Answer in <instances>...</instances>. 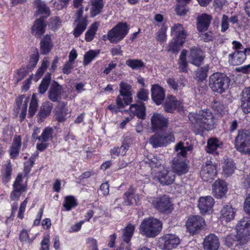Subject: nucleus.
Instances as JSON below:
<instances>
[{
    "mask_svg": "<svg viewBox=\"0 0 250 250\" xmlns=\"http://www.w3.org/2000/svg\"><path fill=\"white\" fill-rule=\"evenodd\" d=\"M212 17L207 14H203L197 19V28L201 32L206 31L210 25Z\"/></svg>",
    "mask_w": 250,
    "mask_h": 250,
    "instance_id": "25",
    "label": "nucleus"
},
{
    "mask_svg": "<svg viewBox=\"0 0 250 250\" xmlns=\"http://www.w3.org/2000/svg\"><path fill=\"white\" fill-rule=\"evenodd\" d=\"M211 107L217 113L220 114L224 113L225 107L221 102L214 101L211 104Z\"/></svg>",
    "mask_w": 250,
    "mask_h": 250,
    "instance_id": "54",
    "label": "nucleus"
},
{
    "mask_svg": "<svg viewBox=\"0 0 250 250\" xmlns=\"http://www.w3.org/2000/svg\"><path fill=\"white\" fill-rule=\"evenodd\" d=\"M148 90L145 89H141L137 93V97L139 100L146 101L148 99Z\"/></svg>",
    "mask_w": 250,
    "mask_h": 250,
    "instance_id": "61",
    "label": "nucleus"
},
{
    "mask_svg": "<svg viewBox=\"0 0 250 250\" xmlns=\"http://www.w3.org/2000/svg\"><path fill=\"white\" fill-rule=\"evenodd\" d=\"M230 79L225 74L216 72L209 77V86L212 91L219 94L225 92L229 87Z\"/></svg>",
    "mask_w": 250,
    "mask_h": 250,
    "instance_id": "5",
    "label": "nucleus"
},
{
    "mask_svg": "<svg viewBox=\"0 0 250 250\" xmlns=\"http://www.w3.org/2000/svg\"><path fill=\"white\" fill-rule=\"evenodd\" d=\"M228 191V186L225 181L217 180L212 185V194L217 198L224 196Z\"/></svg>",
    "mask_w": 250,
    "mask_h": 250,
    "instance_id": "19",
    "label": "nucleus"
},
{
    "mask_svg": "<svg viewBox=\"0 0 250 250\" xmlns=\"http://www.w3.org/2000/svg\"><path fill=\"white\" fill-rule=\"evenodd\" d=\"M22 179V174H19L14 182L13 185V190L10 194V198L13 201L18 200L21 193L26 191V186L21 184Z\"/></svg>",
    "mask_w": 250,
    "mask_h": 250,
    "instance_id": "13",
    "label": "nucleus"
},
{
    "mask_svg": "<svg viewBox=\"0 0 250 250\" xmlns=\"http://www.w3.org/2000/svg\"><path fill=\"white\" fill-rule=\"evenodd\" d=\"M163 107L166 112L173 113L174 110H182L183 105L180 101L177 100L176 97L170 95L167 96L163 104Z\"/></svg>",
    "mask_w": 250,
    "mask_h": 250,
    "instance_id": "15",
    "label": "nucleus"
},
{
    "mask_svg": "<svg viewBox=\"0 0 250 250\" xmlns=\"http://www.w3.org/2000/svg\"><path fill=\"white\" fill-rule=\"evenodd\" d=\"M53 104L49 101L43 103L41 107L38 114L39 122H42V120L49 115L52 109Z\"/></svg>",
    "mask_w": 250,
    "mask_h": 250,
    "instance_id": "31",
    "label": "nucleus"
},
{
    "mask_svg": "<svg viewBox=\"0 0 250 250\" xmlns=\"http://www.w3.org/2000/svg\"><path fill=\"white\" fill-rule=\"evenodd\" d=\"M151 92L153 101L157 105L161 104L165 98V91L163 88L158 84H154L152 85Z\"/></svg>",
    "mask_w": 250,
    "mask_h": 250,
    "instance_id": "22",
    "label": "nucleus"
},
{
    "mask_svg": "<svg viewBox=\"0 0 250 250\" xmlns=\"http://www.w3.org/2000/svg\"><path fill=\"white\" fill-rule=\"evenodd\" d=\"M68 110H57L56 114V118L59 122H63L65 120L66 116L68 114Z\"/></svg>",
    "mask_w": 250,
    "mask_h": 250,
    "instance_id": "56",
    "label": "nucleus"
},
{
    "mask_svg": "<svg viewBox=\"0 0 250 250\" xmlns=\"http://www.w3.org/2000/svg\"><path fill=\"white\" fill-rule=\"evenodd\" d=\"M50 82V76L45 77L42 80L39 87V92L41 94H44L48 89Z\"/></svg>",
    "mask_w": 250,
    "mask_h": 250,
    "instance_id": "51",
    "label": "nucleus"
},
{
    "mask_svg": "<svg viewBox=\"0 0 250 250\" xmlns=\"http://www.w3.org/2000/svg\"><path fill=\"white\" fill-rule=\"evenodd\" d=\"M215 166L210 161H207L202 166L200 176L204 181L208 182L214 179L216 174Z\"/></svg>",
    "mask_w": 250,
    "mask_h": 250,
    "instance_id": "11",
    "label": "nucleus"
},
{
    "mask_svg": "<svg viewBox=\"0 0 250 250\" xmlns=\"http://www.w3.org/2000/svg\"><path fill=\"white\" fill-rule=\"evenodd\" d=\"M127 24L125 22H120L110 30L111 32L112 43H116L123 40L128 31Z\"/></svg>",
    "mask_w": 250,
    "mask_h": 250,
    "instance_id": "9",
    "label": "nucleus"
},
{
    "mask_svg": "<svg viewBox=\"0 0 250 250\" xmlns=\"http://www.w3.org/2000/svg\"><path fill=\"white\" fill-rule=\"evenodd\" d=\"M162 223L158 219L149 217L143 220L139 228L140 233L147 237H154L162 229Z\"/></svg>",
    "mask_w": 250,
    "mask_h": 250,
    "instance_id": "4",
    "label": "nucleus"
},
{
    "mask_svg": "<svg viewBox=\"0 0 250 250\" xmlns=\"http://www.w3.org/2000/svg\"><path fill=\"white\" fill-rule=\"evenodd\" d=\"M37 156V154L31 156L29 160L25 163L24 171L26 175H27L30 172L34 164L35 158Z\"/></svg>",
    "mask_w": 250,
    "mask_h": 250,
    "instance_id": "53",
    "label": "nucleus"
},
{
    "mask_svg": "<svg viewBox=\"0 0 250 250\" xmlns=\"http://www.w3.org/2000/svg\"><path fill=\"white\" fill-rule=\"evenodd\" d=\"M185 4H178L176 5L175 11L177 14L179 15L182 16L186 14L187 10L186 9Z\"/></svg>",
    "mask_w": 250,
    "mask_h": 250,
    "instance_id": "63",
    "label": "nucleus"
},
{
    "mask_svg": "<svg viewBox=\"0 0 250 250\" xmlns=\"http://www.w3.org/2000/svg\"><path fill=\"white\" fill-rule=\"evenodd\" d=\"M77 22V25L73 30V35L75 37H79L85 30L87 25V19H80Z\"/></svg>",
    "mask_w": 250,
    "mask_h": 250,
    "instance_id": "38",
    "label": "nucleus"
},
{
    "mask_svg": "<svg viewBox=\"0 0 250 250\" xmlns=\"http://www.w3.org/2000/svg\"><path fill=\"white\" fill-rule=\"evenodd\" d=\"M21 146V137L20 136L15 137L12 145L9 150L11 158L15 159L19 155Z\"/></svg>",
    "mask_w": 250,
    "mask_h": 250,
    "instance_id": "33",
    "label": "nucleus"
},
{
    "mask_svg": "<svg viewBox=\"0 0 250 250\" xmlns=\"http://www.w3.org/2000/svg\"><path fill=\"white\" fill-rule=\"evenodd\" d=\"M126 64L134 70H138L144 68L145 65L143 61L138 59H128L126 61Z\"/></svg>",
    "mask_w": 250,
    "mask_h": 250,
    "instance_id": "43",
    "label": "nucleus"
},
{
    "mask_svg": "<svg viewBox=\"0 0 250 250\" xmlns=\"http://www.w3.org/2000/svg\"><path fill=\"white\" fill-rule=\"evenodd\" d=\"M192 148L191 146H185L182 142L176 145L175 149L177 152V156L173 158L171 166L173 173L180 176L188 171L189 166L184 158L186 157L187 152L191 151Z\"/></svg>",
    "mask_w": 250,
    "mask_h": 250,
    "instance_id": "2",
    "label": "nucleus"
},
{
    "mask_svg": "<svg viewBox=\"0 0 250 250\" xmlns=\"http://www.w3.org/2000/svg\"><path fill=\"white\" fill-rule=\"evenodd\" d=\"M168 120L161 114L154 113L151 118L152 129L155 131L167 127Z\"/></svg>",
    "mask_w": 250,
    "mask_h": 250,
    "instance_id": "14",
    "label": "nucleus"
},
{
    "mask_svg": "<svg viewBox=\"0 0 250 250\" xmlns=\"http://www.w3.org/2000/svg\"><path fill=\"white\" fill-rule=\"evenodd\" d=\"M209 65L206 64L197 69L194 72V78L198 82H203L208 76V73L209 71Z\"/></svg>",
    "mask_w": 250,
    "mask_h": 250,
    "instance_id": "36",
    "label": "nucleus"
},
{
    "mask_svg": "<svg viewBox=\"0 0 250 250\" xmlns=\"http://www.w3.org/2000/svg\"><path fill=\"white\" fill-rule=\"evenodd\" d=\"M222 167L223 173L227 177L231 175L236 168L233 161L229 159H224Z\"/></svg>",
    "mask_w": 250,
    "mask_h": 250,
    "instance_id": "34",
    "label": "nucleus"
},
{
    "mask_svg": "<svg viewBox=\"0 0 250 250\" xmlns=\"http://www.w3.org/2000/svg\"><path fill=\"white\" fill-rule=\"evenodd\" d=\"M41 52L43 55L47 54L52 47L50 36L46 35L41 41Z\"/></svg>",
    "mask_w": 250,
    "mask_h": 250,
    "instance_id": "32",
    "label": "nucleus"
},
{
    "mask_svg": "<svg viewBox=\"0 0 250 250\" xmlns=\"http://www.w3.org/2000/svg\"><path fill=\"white\" fill-rule=\"evenodd\" d=\"M163 242L164 248L170 250L177 247L180 243V239L176 235L168 234L164 236L161 240Z\"/></svg>",
    "mask_w": 250,
    "mask_h": 250,
    "instance_id": "21",
    "label": "nucleus"
},
{
    "mask_svg": "<svg viewBox=\"0 0 250 250\" xmlns=\"http://www.w3.org/2000/svg\"><path fill=\"white\" fill-rule=\"evenodd\" d=\"M229 57V62L233 65H238L242 64L247 58L244 52L242 51H235L233 53L230 54Z\"/></svg>",
    "mask_w": 250,
    "mask_h": 250,
    "instance_id": "27",
    "label": "nucleus"
},
{
    "mask_svg": "<svg viewBox=\"0 0 250 250\" xmlns=\"http://www.w3.org/2000/svg\"><path fill=\"white\" fill-rule=\"evenodd\" d=\"M135 189L131 186L124 194L125 202L127 206L132 204V196L135 192Z\"/></svg>",
    "mask_w": 250,
    "mask_h": 250,
    "instance_id": "49",
    "label": "nucleus"
},
{
    "mask_svg": "<svg viewBox=\"0 0 250 250\" xmlns=\"http://www.w3.org/2000/svg\"><path fill=\"white\" fill-rule=\"evenodd\" d=\"M214 204V201L211 196L201 197L198 200V207L202 214L209 213L212 211Z\"/></svg>",
    "mask_w": 250,
    "mask_h": 250,
    "instance_id": "16",
    "label": "nucleus"
},
{
    "mask_svg": "<svg viewBox=\"0 0 250 250\" xmlns=\"http://www.w3.org/2000/svg\"><path fill=\"white\" fill-rule=\"evenodd\" d=\"M235 146L241 154L250 155V131L249 130L238 131L235 139Z\"/></svg>",
    "mask_w": 250,
    "mask_h": 250,
    "instance_id": "7",
    "label": "nucleus"
},
{
    "mask_svg": "<svg viewBox=\"0 0 250 250\" xmlns=\"http://www.w3.org/2000/svg\"><path fill=\"white\" fill-rule=\"evenodd\" d=\"M35 5L37 6L38 11L42 14H45L46 17L49 15V9L46 5L41 0H35L34 1Z\"/></svg>",
    "mask_w": 250,
    "mask_h": 250,
    "instance_id": "48",
    "label": "nucleus"
},
{
    "mask_svg": "<svg viewBox=\"0 0 250 250\" xmlns=\"http://www.w3.org/2000/svg\"><path fill=\"white\" fill-rule=\"evenodd\" d=\"M205 225L204 219L200 216L194 215L188 218L186 227L190 234L193 235L203 229Z\"/></svg>",
    "mask_w": 250,
    "mask_h": 250,
    "instance_id": "10",
    "label": "nucleus"
},
{
    "mask_svg": "<svg viewBox=\"0 0 250 250\" xmlns=\"http://www.w3.org/2000/svg\"><path fill=\"white\" fill-rule=\"evenodd\" d=\"M189 62L197 66L201 65L204 59V56L201 50L192 48L190 50V53L189 56Z\"/></svg>",
    "mask_w": 250,
    "mask_h": 250,
    "instance_id": "24",
    "label": "nucleus"
},
{
    "mask_svg": "<svg viewBox=\"0 0 250 250\" xmlns=\"http://www.w3.org/2000/svg\"><path fill=\"white\" fill-rule=\"evenodd\" d=\"M194 127L199 131L209 130L214 127L215 119L212 112L206 109L199 111L193 116Z\"/></svg>",
    "mask_w": 250,
    "mask_h": 250,
    "instance_id": "3",
    "label": "nucleus"
},
{
    "mask_svg": "<svg viewBox=\"0 0 250 250\" xmlns=\"http://www.w3.org/2000/svg\"><path fill=\"white\" fill-rule=\"evenodd\" d=\"M162 136L163 137H164V139H165V145H167L170 142H173L175 140L174 134L172 132H166L162 134Z\"/></svg>",
    "mask_w": 250,
    "mask_h": 250,
    "instance_id": "60",
    "label": "nucleus"
},
{
    "mask_svg": "<svg viewBox=\"0 0 250 250\" xmlns=\"http://www.w3.org/2000/svg\"><path fill=\"white\" fill-rule=\"evenodd\" d=\"M63 92L62 86L56 82H54L50 86L48 92V99L53 102H59L62 99Z\"/></svg>",
    "mask_w": 250,
    "mask_h": 250,
    "instance_id": "18",
    "label": "nucleus"
},
{
    "mask_svg": "<svg viewBox=\"0 0 250 250\" xmlns=\"http://www.w3.org/2000/svg\"><path fill=\"white\" fill-rule=\"evenodd\" d=\"M116 104L117 106L115 105L110 104L107 107L108 109L110 110L112 112L117 113L120 111V109L125 107V104L124 102L122 101V98L120 96H118L116 99Z\"/></svg>",
    "mask_w": 250,
    "mask_h": 250,
    "instance_id": "46",
    "label": "nucleus"
},
{
    "mask_svg": "<svg viewBox=\"0 0 250 250\" xmlns=\"http://www.w3.org/2000/svg\"><path fill=\"white\" fill-rule=\"evenodd\" d=\"M236 235L233 234L228 235L225 238V244L230 247L235 242H239L244 245L250 240V218L244 217L236 226Z\"/></svg>",
    "mask_w": 250,
    "mask_h": 250,
    "instance_id": "1",
    "label": "nucleus"
},
{
    "mask_svg": "<svg viewBox=\"0 0 250 250\" xmlns=\"http://www.w3.org/2000/svg\"><path fill=\"white\" fill-rule=\"evenodd\" d=\"M12 168L10 162L5 164L1 170V178L2 182L7 183L11 178Z\"/></svg>",
    "mask_w": 250,
    "mask_h": 250,
    "instance_id": "37",
    "label": "nucleus"
},
{
    "mask_svg": "<svg viewBox=\"0 0 250 250\" xmlns=\"http://www.w3.org/2000/svg\"><path fill=\"white\" fill-rule=\"evenodd\" d=\"M73 62L67 61L63 65L62 71L63 74H69L74 67Z\"/></svg>",
    "mask_w": 250,
    "mask_h": 250,
    "instance_id": "62",
    "label": "nucleus"
},
{
    "mask_svg": "<svg viewBox=\"0 0 250 250\" xmlns=\"http://www.w3.org/2000/svg\"><path fill=\"white\" fill-rule=\"evenodd\" d=\"M46 24L43 19L39 18L37 19L32 28V32L35 34L37 37H41L45 32Z\"/></svg>",
    "mask_w": 250,
    "mask_h": 250,
    "instance_id": "29",
    "label": "nucleus"
},
{
    "mask_svg": "<svg viewBox=\"0 0 250 250\" xmlns=\"http://www.w3.org/2000/svg\"><path fill=\"white\" fill-rule=\"evenodd\" d=\"M130 113L138 118L144 119L146 117V108L143 103L132 104L130 105Z\"/></svg>",
    "mask_w": 250,
    "mask_h": 250,
    "instance_id": "28",
    "label": "nucleus"
},
{
    "mask_svg": "<svg viewBox=\"0 0 250 250\" xmlns=\"http://www.w3.org/2000/svg\"><path fill=\"white\" fill-rule=\"evenodd\" d=\"M187 51L183 50L181 53L178 62L179 69L180 71L187 72L188 71V62L186 59Z\"/></svg>",
    "mask_w": 250,
    "mask_h": 250,
    "instance_id": "40",
    "label": "nucleus"
},
{
    "mask_svg": "<svg viewBox=\"0 0 250 250\" xmlns=\"http://www.w3.org/2000/svg\"><path fill=\"white\" fill-rule=\"evenodd\" d=\"M167 27L163 25L157 32V40L161 42H164L166 39Z\"/></svg>",
    "mask_w": 250,
    "mask_h": 250,
    "instance_id": "55",
    "label": "nucleus"
},
{
    "mask_svg": "<svg viewBox=\"0 0 250 250\" xmlns=\"http://www.w3.org/2000/svg\"><path fill=\"white\" fill-rule=\"evenodd\" d=\"M49 236L48 235H47L46 236L43 237V239L41 242V248L40 250H49Z\"/></svg>",
    "mask_w": 250,
    "mask_h": 250,
    "instance_id": "59",
    "label": "nucleus"
},
{
    "mask_svg": "<svg viewBox=\"0 0 250 250\" xmlns=\"http://www.w3.org/2000/svg\"><path fill=\"white\" fill-rule=\"evenodd\" d=\"M220 247V242L217 236L210 234L205 237L203 242L204 250H218Z\"/></svg>",
    "mask_w": 250,
    "mask_h": 250,
    "instance_id": "20",
    "label": "nucleus"
},
{
    "mask_svg": "<svg viewBox=\"0 0 250 250\" xmlns=\"http://www.w3.org/2000/svg\"><path fill=\"white\" fill-rule=\"evenodd\" d=\"M152 177L155 182H159L163 185L171 184L175 180L173 172L167 169H163L157 173H152Z\"/></svg>",
    "mask_w": 250,
    "mask_h": 250,
    "instance_id": "8",
    "label": "nucleus"
},
{
    "mask_svg": "<svg viewBox=\"0 0 250 250\" xmlns=\"http://www.w3.org/2000/svg\"><path fill=\"white\" fill-rule=\"evenodd\" d=\"M37 106V100L36 99L35 96L34 94L32 97L29 108V115L30 117H32L35 115Z\"/></svg>",
    "mask_w": 250,
    "mask_h": 250,
    "instance_id": "52",
    "label": "nucleus"
},
{
    "mask_svg": "<svg viewBox=\"0 0 250 250\" xmlns=\"http://www.w3.org/2000/svg\"><path fill=\"white\" fill-rule=\"evenodd\" d=\"M229 17L226 15H223L221 19V31L225 32L229 27Z\"/></svg>",
    "mask_w": 250,
    "mask_h": 250,
    "instance_id": "57",
    "label": "nucleus"
},
{
    "mask_svg": "<svg viewBox=\"0 0 250 250\" xmlns=\"http://www.w3.org/2000/svg\"><path fill=\"white\" fill-rule=\"evenodd\" d=\"M244 209L247 213L250 215V194H248L245 199L244 204Z\"/></svg>",
    "mask_w": 250,
    "mask_h": 250,
    "instance_id": "64",
    "label": "nucleus"
},
{
    "mask_svg": "<svg viewBox=\"0 0 250 250\" xmlns=\"http://www.w3.org/2000/svg\"><path fill=\"white\" fill-rule=\"evenodd\" d=\"M76 206V200L73 196H68L65 198L63 207L67 211L70 210L72 208Z\"/></svg>",
    "mask_w": 250,
    "mask_h": 250,
    "instance_id": "47",
    "label": "nucleus"
},
{
    "mask_svg": "<svg viewBox=\"0 0 250 250\" xmlns=\"http://www.w3.org/2000/svg\"><path fill=\"white\" fill-rule=\"evenodd\" d=\"M135 226L131 224L128 225L124 230L123 239L127 244L130 242L134 231Z\"/></svg>",
    "mask_w": 250,
    "mask_h": 250,
    "instance_id": "44",
    "label": "nucleus"
},
{
    "mask_svg": "<svg viewBox=\"0 0 250 250\" xmlns=\"http://www.w3.org/2000/svg\"><path fill=\"white\" fill-rule=\"evenodd\" d=\"M165 139L162 135L156 134L151 137L149 143L155 148L164 146H166Z\"/></svg>",
    "mask_w": 250,
    "mask_h": 250,
    "instance_id": "39",
    "label": "nucleus"
},
{
    "mask_svg": "<svg viewBox=\"0 0 250 250\" xmlns=\"http://www.w3.org/2000/svg\"><path fill=\"white\" fill-rule=\"evenodd\" d=\"M145 162L151 167H159L161 165L160 161L152 154L149 155L145 160Z\"/></svg>",
    "mask_w": 250,
    "mask_h": 250,
    "instance_id": "50",
    "label": "nucleus"
},
{
    "mask_svg": "<svg viewBox=\"0 0 250 250\" xmlns=\"http://www.w3.org/2000/svg\"><path fill=\"white\" fill-rule=\"evenodd\" d=\"M236 210L230 205H225L220 211L222 221L229 222L234 218Z\"/></svg>",
    "mask_w": 250,
    "mask_h": 250,
    "instance_id": "26",
    "label": "nucleus"
},
{
    "mask_svg": "<svg viewBox=\"0 0 250 250\" xmlns=\"http://www.w3.org/2000/svg\"><path fill=\"white\" fill-rule=\"evenodd\" d=\"M171 34L175 36L174 41L169 44V50L174 53L177 52L185 42L187 33L183 25L177 23L171 28Z\"/></svg>",
    "mask_w": 250,
    "mask_h": 250,
    "instance_id": "6",
    "label": "nucleus"
},
{
    "mask_svg": "<svg viewBox=\"0 0 250 250\" xmlns=\"http://www.w3.org/2000/svg\"><path fill=\"white\" fill-rule=\"evenodd\" d=\"M99 26L98 22H94L90 25L85 35V39L87 42H91L93 40Z\"/></svg>",
    "mask_w": 250,
    "mask_h": 250,
    "instance_id": "41",
    "label": "nucleus"
},
{
    "mask_svg": "<svg viewBox=\"0 0 250 250\" xmlns=\"http://www.w3.org/2000/svg\"><path fill=\"white\" fill-rule=\"evenodd\" d=\"M90 1L91 4V16L94 17L102 12L104 7L103 0H90Z\"/></svg>",
    "mask_w": 250,
    "mask_h": 250,
    "instance_id": "35",
    "label": "nucleus"
},
{
    "mask_svg": "<svg viewBox=\"0 0 250 250\" xmlns=\"http://www.w3.org/2000/svg\"><path fill=\"white\" fill-rule=\"evenodd\" d=\"M131 88V85L126 83L122 82L120 84V95L118 96L122 98V101H124L125 105H128L132 102Z\"/></svg>",
    "mask_w": 250,
    "mask_h": 250,
    "instance_id": "17",
    "label": "nucleus"
},
{
    "mask_svg": "<svg viewBox=\"0 0 250 250\" xmlns=\"http://www.w3.org/2000/svg\"><path fill=\"white\" fill-rule=\"evenodd\" d=\"M152 203L154 207L161 212H166L171 210L172 204L169 198L167 195L153 198Z\"/></svg>",
    "mask_w": 250,
    "mask_h": 250,
    "instance_id": "12",
    "label": "nucleus"
},
{
    "mask_svg": "<svg viewBox=\"0 0 250 250\" xmlns=\"http://www.w3.org/2000/svg\"><path fill=\"white\" fill-rule=\"evenodd\" d=\"M241 107L245 114L250 113V87H246L243 89L241 94Z\"/></svg>",
    "mask_w": 250,
    "mask_h": 250,
    "instance_id": "23",
    "label": "nucleus"
},
{
    "mask_svg": "<svg viewBox=\"0 0 250 250\" xmlns=\"http://www.w3.org/2000/svg\"><path fill=\"white\" fill-rule=\"evenodd\" d=\"M53 130L51 127H46L42 131V135L38 137L39 141L46 142L52 138Z\"/></svg>",
    "mask_w": 250,
    "mask_h": 250,
    "instance_id": "45",
    "label": "nucleus"
},
{
    "mask_svg": "<svg viewBox=\"0 0 250 250\" xmlns=\"http://www.w3.org/2000/svg\"><path fill=\"white\" fill-rule=\"evenodd\" d=\"M88 250H98L97 240L93 238H88L87 240Z\"/></svg>",
    "mask_w": 250,
    "mask_h": 250,
    "instance_id": "58",
    "label": "nucleus"
},
{
    "mask_svg": "<svg viewBox=\"0 0 250 250\" xmlns=\"http://www.w3.org/2000/svg\"><path fill=\"white\" fill-rule=\"evenodd\" d=\"M98 50H90L86 52L83 57V64L87 65L90 63L99 54Z\"/></svg>",
    "mask_w": 250,
    "mask_h": 250,
    "instance_id": "42",
    "label": "nucleus"
},
{
    "mask_svg": "<svg viewBox=\"0 0 250 250\" xmlns=\"http://www.w3.org/2000/svg\"><path fill=\"white\" fill-rule=\"evenodd\" d=\"M222 145V142L216 138H210L208 141L206 151L208 153L218 154L217 149L221 148Z\"/></svg>",
    "mask_w": 250,
    "mask_h": 250,
    "instance_id": "30",
    "label": "nucleus"
}]
</instances>
